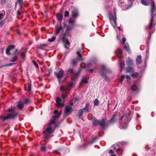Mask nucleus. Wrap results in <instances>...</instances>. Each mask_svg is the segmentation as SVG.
<instances>
[{
	"label": "nucleus",
	"mask_w": 156,
	"mask_h": 156,
	"mask_svg": "<svg viewBox=\"0 0 156 156\" xmlns=\"http://www.w3.org/2000/svg\"><path fill=\"white\" fill-rule=\"evenodd\" d=\"M125 75V77L127 79V82H129V81L130 80V77L128 75Z\"/></svg>",
	"instance_id": "50"
},
{
	"label": "nucleus",
	"mask_w": 156,
	"mask_h": 156,
	"mask_svg": "<svg viewBox=\"0 0 156 156\" xmlns=\"http://www.w3.org/2000/svg\"><path fill=\"white\" fill-rule=\"evenodd\" d=\"M130 90L132 93L137 92L139 91V90L136 82L134 81L133 82V84L131 87Z\"/></svg>",
	"instance_id": "7"
},
{
	"label": "nucleus",
	"mask_w": 156,
	"mask_h": 156,
	"mask_svg": "<svg viewBox=\"0 0 156 156\" xmlns=\"http://www.w3.org/2000/svg\"><path fill=\"white\" fill-rule=\"evenodd\" d=\"M124 49L127 51L129 54H131V51L130 50L129 46L128 45L126 44L124 45Z\"/></svg>",
	"instance_id": "25"
},
{
	"label": "nucleus",
	"mask_w": 156,
	"mask_h": 156,
	"mask_svg": "<svg viewBox=\"0 0 156 156\" xmlns=\"http://www.w3.org/2000/svg\"><path fill=\"white\" fill-rule=\"evenodd\" d=\"M126 62L128 66L133 67L134 63H133V60L129 57H128L126 60Z\"/></svg>",
	"instance_id": "11"
},
{
	"label": "nucleus",
	"mask_w": 156,
	"mask_h": 156,
	"mask_svg": "<svg viewBox=\"0 0 156 156\" xmlns=\"http://www.w3.org/2000/svg\"><path fill=\"white\" fill-rule=\"evenodd\" d=\"M14 64H15L14 63H11L7 64H5L4 66H3V67L11 66L13 65Z\"/></svg>",
	"instance_id": "48"
},
{
	"label": "nucleus",
	"mask_w": 156,
	"mask_h": 156,
	"mask_svg": "<svg viewBox=\"0 0 156 156\" xmlns=\"http://www.w3.org/2000/svg\"><path fill=\"white\" fill-rule=\"evenodd\" d=\"M126 41V39L125 38H123L122 39V42L123 44H124Z\"/></svg>",
	"instance_id": "64"
},
{
	"label": "nucleus",
	"mask_w": 156,
	"mask_h": 156,
	"mask_svg": "<svg viewBox=\"0 0 156 156\" xmlns=\"http://www.w3.org/2000/svg\"><path fill=\"white\" fill-rule=\"evenodd\" d=\"M87 79V78H86L85 79H82L81 82L80 83L79 87H80V86H82L83 85V83L85 84L87 83H88Z\"/></svg>",
	"instance_id": "23"
},
{
	"label": "nucleus",
	"mask_w": 156,
	"mask_h": 156,
	"mask_svg": "<svg viewBox=\"0 0 156 156\" xmlns=\"http://www.w3.org/2000/svg\"><path fill=\"white\" fill-rule=\"evenodd\" d=\"M67 37H68L65 34H64L62 35V41L63 42H65V40H66V38H67Z\"/></svg>",
	"instance_id": "43"
},
{
	"label": "nucleus",
	"mask_w": 156,
	"mask_h": 156,
	"mask_svg": "<svg viewBox=\"0 0 156 156\" xmlns=\"http://www.w3.org/2000/svg\"><path fill=\"white\" fill-rule=\"evenodd\" d=\"M69 31H68L67 30H66L65 33H64V34H65L67 36H69L70 35V34H69Z\"/></svg>",
	"instance_id": "58"
},
{
	"label": "nucleus",
	"mask_w": 156,
	"mask_h": 156,
	"mask_svg": "<svg viewBox=\"0 0 156 156\" xmlns=\"http://www.w3.org/2000/svg\"><path fill=\"white\" fill-rule=\"evenodd\" d=\"M139 73H138L136 72H133V73L130 75L133 78H136L138 76Z\"/></svg>",
	"instance_id": "26"
},
{
	"label": "nucleus",
	"mask_w": 156,
	"mask_h": 156,
	"mask_svg": "<svg viewBox=\"0 0 156 156\" xmlns=\"http://www.w3.org/2000/svg\"><path fill=\"white\" fill-rule=\"evenodd\" d=\"M56 39V37L55 36H53L51 38H49L48 41L50 42H52L54 41Z\"/></svg>",
	"instance_id": "35"
},
{
	"label": "nucleus",
	"mask_w": 156,
	"mask_h": 156,
	"mask_svg": "<svg viewBox=\"0 0 156 156\" xmlns=\"http://www.w3.org/2000/svg\"><path fill=\"white\" fill-rule=\"evenodd\" d=\"M126 70L128 72L133 73L134 71V69L133 68V67L128 66L126 69Z\"/></svg>",
	"instance_id": "21"
},
{
	"label": "nucleus",
	"mask_w": 156,
	"mask_h": 156,
	"mask_svg": "<svg viewBox=\"0 0 156 156\" xmlns=\"http://www.w3.org/2000/svg\"><path fill=\"white\" fill-rule=\"evenodd\" d=\"M24 103L26 104H27L30 103L31 102V101L30 99L28 98H25L23 100Z\"/></svg>",
	"instance_id": "32"
},
{
	"label": "nucleus",
	"mask_w": 156,
	"mask_h": 156,
	"mask_svg": "<svg viewBox=\"0 0 156 156\" xmlns=\"http://www.w3.org/2000/svg\"><path fill=\"white\" fill-rule=\"evenodd\" d=\"M69 25L74 27L75 26V21L72 20H69L68 21Z\"/></svg>",
	"instance_id": "27"
},
{
	"label": "nucleus",
	"mask_w": 156,
	"mask_h": 156,
	"mask_svg": "<svg viewBox=\"0 0 156 156\" xmlns=\"http://www.w3.org/2000/svg\"><path fill=\"white\" fill-rule=\"evenodd\" d=\"M31 84L30 83H28V90L30 91L31 90Z\"/></svg>",
	"instance_id": "52"
},
{
	"label": "nucleus",
	"mask_w": 156,
	"mask_h": 156,
	"mask_svg": "<svg viewBox=\"0 0 156 156\" xmlns=\"http://www.w3.org/2000/svg\"><path fill=\"white\" fill-rule=\"evenodd\" d=\"M72 16L73 18H76L78 16V12L77 9H74L72 12Z\"/></svg>",
	"instance_id": "13"
},
{
	"label": "nucleus",
	"mask_w": 156,
	"mask_h": 156,
	"mask_svg": "<svg viewBox=\"0 0 156 156\" xmlns=\"http://www.w3.org/2000/svg\"><path fill=\"white\" fill-rule=\"evenodd\" d=\"M54 74L58 80L59 82H60V79L63 76L64 74V71L62 69H60L58 72H54Z\"/></svg>",
	"instance_id": "6"
},
{
	"label": "nucleus",
	"mask_w": 156,
	"mask_h": 156,
	"mask_svg": "<svg viewBox=\"0 0 156 156\" xmlns=\"http://www.w3.org/2000/svg\"><path fill=\"white\" fill-rule=\"evenodd\" d=\"M53 118L51 120V122L49 123L48 126L43 132V138L46 140H48L51 137V135L53 132V130L51 127V124H55V121L58 118L56 116H52Z\"/></svg>",
	"instance_id": "1"
},
{
	"label": "nucleus",
	"mask_w": 156,
	"mask_h": 156,
	"mask_svg": "<svg viewBox=\"0 0 156 156\" xmlns=\"http://www.w3.org/2000/svg\"><path fill=\"white\" fill-rule=\"evenodd\" d=\"M56 17L58 20L61 21L63 19V16L61 13H58L56 15Z\"/></svg>",
	"instance_id": "20"
},
{
	"label": "nucleus",
	"mask_w": 156,
	"mask_h": 156,
	"mask_svg": "<svg viewBox=\"0 0 156 156\" xmlns=\"http://www.w3.org/2000/svg\"><path fill=\"white\" fill-rule=\"evenodd\" d=\"M47 45L45 44H41V45H39L38 46V48L41 49H44V48Z\"/></svg>",
	"instance_id": "31"
},
{
	"label": "nucleus",
	"mask_w": 156,
	"mask_h": 156,
	"mask_svg": "<svg viewBox=\"0 0 156 156\" xmlns=\"http://www.w3.org/2000/svg\"><path fill=\"white\" fill-rule=\"evenodd\" d=\"M60 27H57L56 29V30L55 32V35H57L60 32L61 30L62 29V27L61 26V23L60 24Z\"/></svg>",
	"instance_id": "22"
},
{
	"label": "nucleus",
	"mask_w": 156,
	"mask_h": 156,
	"mask_svg": "<svg viewBox=\"0 0 156 156\" xmlns=\"http://www.w3.org/2000/svg\"><path fill=\"white\" fill-rule=\"evenodd\" d=\"M92 120L93 126H97L98 125H99L103 128H104L106 126V122L104 118H103L101 121L97 120L94 117L92 119Z\"/></svg>",
	"instance_id": "3"
},
{
	"label": "nucleus",
	"mask_w": 156,
	"mask_h": 156,
	"mask_svg": "<svg viewBox=\"0 0 156 156\" xmlns=\"http://www.w3.org/2000/svg\"><path fill=\"white\" fill-rule=\"evenodd\" d=\"M89 103L88 102H87L86 103L85 107L79 110L78 117L80 119L81 118L83 113L88 112H89Z\"/></svg>",
	"instance_id": "4"
},
{
	"label": "nucleus",
	"mask_w": 156,
	"mask_h": 156,
	"mask_svg": "<svg viewBox=\"0 0 156 156\" xmlns=\"http://www.w3.org/2000/svg\"><path fill=\"white\" fill-rule=\"evenodd\" d=\"M99 101L97 99H96L94 101V104L96 106H98L99 104Z\"/></svg>",
	"instance_id": "34"
},
{
	"label": "nucleus",
	"mask_w": 156,
	"mask_h": 156,
	"mask_svg": "<svg viewBox=\"0 0 156 156\" xmlns=\"http://www.w3.org/2000/svg\"><path fill=\"white\" fill-rule=\"evenodd\" d=\"M4 16L3 14L2 13H0V20L2 19Z\"/></svg>",
	"instance_id": "62"
},
{
	"label": "nucleus",
	"mask_w": 156,
	"mask_h": 156,
	"mask_svg": "<svg viewBox=\"0 0 156 156\" xmlns=\"http://www.w3.org/2000/svg\"><path fill=\"white\" fill-rule=\"evenodd\" d=\"M58 114H57V115H55L56 117H57V118H58L59 116H60V115H61V113H62V111H59L58 112Z\"/></svg>",
	"instance_id": "60"
},
{
	"label": "nucleus",
	"mask_w": 156,
	"mask_h": 156,
	"mask_svg": "<svg viewBox=\"0 0 156 156\" xmlns=\"http://www.w3.org/2000/svg\"><path fill=\"white\" fill-rule=\"evenodd\" d=\"M18 108L20 109H22L23 108V103L21 101H20L18 103L17 105Z\"/></svg>",
	"instance_id": "16"
},
{
	"label": "nucleus",
	"mask_w": 156,
	"mask_h": 156,
	"mask_svg": "<svg viewBox=\"0 0 156 156\" xmlns=\"http://www.w3.org/2000/svg\"><path fill=\"white\" fill-rule=\"evenodd\" d=\"M69 12L67 11H66L65 12L64 14V16L65 17H67L69 16Z\"/></svg>",
	"instance_id": "47"
},
{
	"label": "nucleus",
	"mask_w": 156,
	"mask_h": 156,
	"mask_svg": "<svg viewBox=\"0 0 156 156\" xmlns=\"http://www.w3.org/2000/svg\"><path fill=\"white\" fill-rule=\"evenodd\" d=\"M125 78V75H123L121 77V78L120 79V81L121 82H122L124 79Z\"/></svg>",
	"instance_id": "49"
},
{
	"label": "nucleus",
	"mask_w": 156,
	"mask_h": 156,
	"mask_svg": "<svg viewBox=\"0 0 156 156\" xmlns=\"http://www.w3.org/2000/svg\"><path fill=\"white\" fill-rule=\"evenodd\" d=\"M41 149L42 151H45L46 150V147L45 146H42L41 147Z\"/></svg>",
	"instance_id": "51"
},
{
	"label": "nucleus",
	"mask_w": 156,
	"mask_h": 156,
	"mask_svg": "<svg viewBox=\"0 0 156 156\" xmlns=\"http://www.w3.org/2000/svg\"><path fill=\"white\" fill-rule=\"evenodd\" d=\"M72 108L71 106L67 105L65 107V114L66 116H68L70 114V112L72 110Z\"/></svg>",
	"instance_id": "9"
},
{
	"label": "nucleus",
	"mask_w": 156,
	"mask_h": 156,
	"mask_svg": "<svg viewBox=\"0 0 156 156\" xmlns=\"http://www.w3.org/2000/svg\"><path fill=\"white\" fill-rule=\"evenodd\" d=\"M80 50L79 51H78L76 52V54L77 55L76 59L77 60L81 62L83 61V59L82 55L80 53Z\"/></svg>",
	"instance_id": "12"
},
{
	"label": "nucleus",
	"mask_w": 156,
	"mask_h": 156,
	"mask_svg": "<svg viewBox=\"0 0 156 156\" xmlns=\"http://www.w3.org/2000/svg\"><path fill=\"white\" fill-rule=\"evenodd\" d=\"M109 19L111 21H113L115 25H116L117 18L115 16V17L113 14H110L109 15Z\"/></svg>",
	"instance_id": "14"
},
{
	"label": "nucleus",
	"mask_w": 156,
	"mask_h": 156,
	"mask_svg": "<svg viewBox=\"0 0 156 156\" xmlns=\"http://www.w3.org/2000/svg\"><path fill=\"white\" fill-rule=\"evenodd\" d=\"M17 57L16 56L12 58L10 60L11 62H15L17 60Z\"/></svg>",
	"instance_id": "42"
},
{
	"label": "nucleus",
	"mask_w": 156,
	"mask_h": 156,
	"mask_svg": "<svg viewBox=\"0 0 156 156\" xmlns=\"http://www.w3.org/2000/svg\"><path fill=\"white\" fill-rule=\"evenodd\" d=\"M65 42L66 44L67 45L70 44V42L68 39L65 40Z\"/></svg>",
	"instance_id": "55"
},
{
	"label": "nucleus",
	"mask_w": 156,
	"mask_h": 156,
	"mask_svg": "<svg viewBox=\"0 0 156 156\" xmlns=\"http://www.w3.org/2000/svg\"><path fill=\"white\" fill-rule=\"evenodd\" d=\"M61 149L59 148V149H58V150H55L53 151V152L54 154H60L59 152V151H61Z\"/></svg>",
	"instance_id": "40"
},
{
	"label": "nucleus",
	"mask_w": 156,
	"mask_h": 156,
	"mask_svg": "<svg viewBox=\"0 0 156 156\" xmlns=\"http://www.w3.org/2000/svg\"><path fill=\"white\" fill-rule=\"evenodd\" d=\"M5 21L4 20H2L0 22V27H2L4 25Z\"/></svg>",
	"instance_id": "45"
},
{
	"label": "nucleus",
	"mask_w": 156,
	"mask_h": 156,
	"mask_svg": "<svg viewBox=\"0 0 156 156\" xmlns=\"http://www.w3.org/2000/svg\"><path fill=\"white\" fill-rule=\"evenodd\" d=\"M7 112H13V110L12 108H9L7 109Z\"/></svg>",
	"instance_id": "57"
},
{
	"label": "nucleus",
	"mask_w": 156,
	"mask_h": 156,
	"mask_svg": "<svg viewBox=\"0 0 156 156\" xmlns=\"http://www.w3.org/2000/svg\"><path fill=\"white\" fill-rule=\"evenodd\" d=\"M141 2L143 5H147L149 4V3L146 0H142Z\"/></svg>",
	"instance_id": "33"
},
{
	"label": "nucleus",
	"mask_w": 156,
	"mask_h": 156,
	"mask_svg": "<svg viewBox=\"0 0 156 156\" xmlns=\"http://www.w3.org/2000/svg\"><path fill=\"white\" fill-rule=\"evenodd\" d=\"M17 113H15L13 114H9L6 116H2L1 119L3 121H4L5 120H7L9 119H14L15 118L17 117Z\"/></svg>",
	"instance_id": "5"
},
{
	"label": "nucleus",
	"mask_w": 156,
	"mask_h": 156,
	"mask_svg": "<svg viewBox=\"0 0 156 156\" xmlns=\"http://www.w3.org/2000/svg\"><path fill=\"white\" fill-rule=\"evenodd\" d=\"M120 66L122 69L124 68L125 62L123 61H121L120 63Z\"/></svg>",
	"instance_id": "30"
},
{
	"label": "nucleus",
	"mask_w": 156,
	"mask_h": 156,
	"mask_svg": "<svg viewBox=\"0 0 156 156\" xmlns=\"http://www.w3.org/2000/svg\"><path fill=\"white\" fill-rule=\"evenodd\" d=\"M62 98V99L64 100L66 98V96L64 95L63 94H62L61 95Z\"/></svg>",
	"instance_id": "63"
},
{
	"label": "nucleus",
	"mask_w": 156,
	"mask_h": 156,
	"mask_svg": "<svg viewBox=\"0 0 156 156\" xmlns=\"http://www.w3.org/2000/svg\"><path fill=\"white\" fill-rule=\"evenodd\" d=\"M19 5L21 6L24 3L23 2V0H18Z\"/></svg>",
	"instance_id": "44"
},
{
	"label": "nucleus",
	"mask_w": 156,
	"mask_h": 156,
	"mask_svg": "<svg viewBox=\"0 0 156 156\" xmlns=\"http://www.w3.org/2000/svg\"><path fill=\"white\" fill-rule=\"evenodd\" d=\"M80 71L81 69H80L77 72H74L73 73L71 77V80H75V79L79 76Z\"/></svg>",
	"instance_id": "10"
},
{
	"label": "nucleus",
	"mask_w": 156,
	"mask_h": 156,
	"mask_svg": "<svg viewBox=\"0 0 156 156\" xmlns=\"http://www.w3.org/2000/svg\"><path fill=\"white\" fill-rule=\"evenodd\" d=\"M106 73H105L104 72L101 71V75L104 78L105 81H108L109 80V78L108 76L106 75Z\"/></svg>",
	"instance_id": "18"
},
{
	"label": "nucleus",
	"mask_w": 156,
	"mask_h": 156,
	"mask_svg": "<svg viewBox=\"0 0 156 156\" xmlns=\"http://www.w3.org/2000/svg\"><path fill=\"white\" fill-rule=\"evenodd\" d=\"M156 10V7L155 4L153 1H152L151 3L150 10L151 15L150 22L149 24V28L150 29H151L154 25V24H153L154 19L155 15H156V11H155V13H154V12Z\"/></svg>",
	"instance_id": "2"
},
{
	"label": "nucleus",
	"mask_w": 156,
	"mask_h": 156,
	"mask_svg": "<svg viewBox=\"0 0 156 156\" xmlns=\"http://www.w3.org/2000/svg\"><path fill=\"white\" fill-rule=\"evenodd\" d=\"M73 82H71L68 85L67 87H66L67 90H69V88L73 86Z\"/></svg>",
	"instance_id": "37"
},
{
	"label": "nucleus",
	"mask_w": 156,
	"mask_h": 156,
	"mask_svg": "<svg viewBox=\"0 0 156 156\" xmlns=\"http://www.w3.org/2000/svg\"><path fill=\"white\" fill-rule=\"evenodd\" d=\"M77 63V61L76 59H73L71 63L73 66H75L76 65Z\"/></svg>",
	"instance_id": "41"
},
{
	"label": "nucleus",
	"mask_w": 156,
	"mask_h": 156,
	"mask_svg": "<svg viewBox=\"0 0 156 156\" xmlns=\"http://www.w3.org/2000/svg\"><path fill=\"white\" fill-rule=\"evenodd\" d=\"M20 55L22 58H25V54H24L23 52H22L20 53Z\"/></svg>",
	"instance_id": "56"
},
{
	"label": "nucleus",
	"mask_w": 156,
	"mask_h": 156,
	"mask_svg": "<svg viewBox=\"0 0 156 156\" xmlns=\"http://www.w3.org/2000/svg\"><path fill=\"white\" fill-rule=\"evenodd\" d=\"M15 46L14 45H9L8 46L6 50V53L8 55H11L10 53V51L12 49L15 48Z\"/></svg>",
	"instance_id": "8"
},
{
	"label": "nucleus",
	"mask_w": 156,
	"mask_h": 156,
	"mask_svg": "<svg viewBox=\"0 0 156 156\" xmlns=\"http://www.w3.org/2000/svg\"><path fill=\"white\" fill-rule=\"evenodd\" d=\"M60 89L62 91V92L63 91H65L66 89V88H65L63 86H61L60 87Z\"/></svg>",
	"instance_id": "53"
},
{
	"label": "nucleus",
	"mask_w": 156,
	"mask_h": 156,
	"mask_svg": "<svg viewBox=\"0 0 156 156\" xmlns=\"http://www.w3.org/2000/svg\"><path fill=\"white\" fill-rule=\"evenodd\" d=\"M33 63L35 66L37 68H39V66L37 64L35 61H34Z\"/></svg>",
	"instance_id": "59"
},
{
	"label": "nucleus",
	"mask_w": 156,
	"mask_h": 156,
	"mask_svg": "<svg viewBox=\"0 0 156 156\" xmlns=\"http://www.w3.org/2000/svg\"><path fill=\"white\" fill-rule=\"evenodd\" d=\"M101 71H103L105 73H110L111 72L110 69H107L106 66L105 65H103L101 67Z\"/></svg>",
	"instance_id": "15"
},
{
	"label": "nucleus",
	"mask_w": 156,
	"mask_h": 156,
	"mask_svg": "<svg viewBox=\"0 0 156 156\" xmlns=\"http://www.w3.org/2000/svg\"><path fill=\"white\" fill-rule=\"evenodd\" d=\"M141 56L140 55H138L136 58V62L137 65L140 64L141 62Z\"/></svg>",
	"instance_id": "17"
},
{
	"label": "nucleus",
	"mask_w": 156,
	"mask_h": 156,
	"mask_svg": "<svg viewBox=\"0 0 156 156\" xmlns=\"http://www.w3.org/2000/svg\"><path fill=\"white\" fill-rule=\"evenodd\" d=\"M74 73L73 69H69L67 70V73L68 74L71 73L73 74Z\"/></svg>",
	"instance_id": "38"
},
{
	"label": "nucleus",
	"mask_w": 156,
	"mask_h": 156,
	"mask_svg": "<svg viewBox=\"0 0 156 156\" xmlns=\"http://www.w3.org/2000/svg\"><path fill=\"white\" fill-rule=\"evenodd\" d=\"M127 127V123L126 122H123L122 125V128L124 129H126Z\"/></svg>",
	"instance_id": "39"
},
{
	"label": "nucleus",
	"mask_w": 156,
	"mask_h": 156,
	"mask_svg": "<svg viewBox=\"0 0 156 156\" xmlns=\"http://www.w3.org/2000/svg\"><path fill=\"white\" fill-rule=\"evenodd\" d=\"M106 73H105L104 72L101 71V75L104 78L105 81H108L109 80V78L108 76L106 75Z\"/></svg>",
	"instance_id": "19"
},
{
	"label": "nucleus",
	"mask_w": 156,
	"mask_h": 156,
	"mask_svg": "<svg viewBox=\"0 0 156 156\" xmlns=\"http://www.w3.org/2000/svg\"><path fill=\"white\" fill-rule=\"evenodd\" d=\"M125 118V119H126V121H125L126 122H127L128 121V119L127 117L126 116H124V115H122V116L121 118L119 119V121H120L121 119H122L123 118Z\"/></svg>",
	"instance_id": "46"
},
{
	"label": "nucleus",
	"mask_w": 156,
	"mask_h": 156,
	"mask_svg": "<svg viewBox=\"0 0 156 156\" xmlns=\"http://www.w3.org/2000/svg\"><path fill=\"white\" fill-rule=\"evenodd\" d=\"M74 27L71 26V25H68L67 27V30L68 31H70Z\"/></svg>",
	"instance_id": "36"
},
{
	"label": "nucleus",
	"mask_w": 156,
	"mask_h": 156,
	"mask_svg": "<svg viewBox=\"0 0 156 156\" xmlns=\"http://www.w3.org/2000/svg\"><path fill=\"white\" fill-rule=\"evenodd\" d=\"M61 99L58 97L57 98L56 100V102L57 103V106H59L61 105Z\"/></svg>",
	"instance_id": "28"
},
{
	"label": "nucleus",
	"mask_w": 156,
	"mask_h": 156,
	"mask_svg": "<svg viewBox=\"0 0 156 156\" xmlns=\"http://www.w3.org/2000/svg\"><path fill=\"white\" fill-rule=\"evenodd\" d=\"M115 53L116 55H120L122 54V51L121 50L119 49L115 51Z\"/></svg>",
	"instance_id": "29"
},
{
	"label": "nucleus",
	"mask_w": 156,
	"mask_h": 156,
	"mask_svg": "<svg viewBox=\"0 0 156 156\" xmlns=\"http://www.w3.org/2000/svg\"><path fill=\"white\" fill-rule=\"evenodd\" d=\"M18 50L17 49H16L12 54L13 55H16V53L18 52Z\"/></svg>",
	"instance_id": "61"
},
{
	"label": "nucleus",
	"mask_w": 156,
	"mask_h": 156,
	"mask_svg": "<svg viewBox=\"0 0 156 156\" xmlns=\"http://www.w3.org/2000/svg\"><path fill=\"white\" fill-rule=\"evenodd\" d=\"M97 138H94L90 142V144H92L96 140Z\"/></svg>",
	"instance_id": "54"
},
{
	"label": "nucleus",
	"mask_w": 156,
	"mask_h": 156,
	"mask_svg": "<svg viewBox=\"0 0 156 156\" xmlns=\"http://www.w3.org/2000/svg\"><path fill=\"white\" fill-rule=\"evenodd\" d=\"M116 115L115 114H114L113 116L110 121V122L111 123H114L116 121Z\"/></svg>",
	"instance_id": "24"
}]
</instances>
